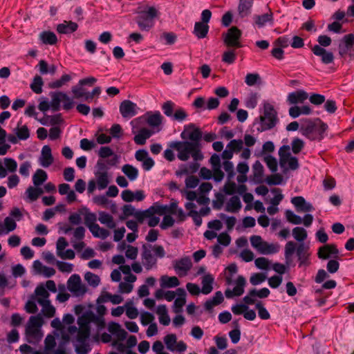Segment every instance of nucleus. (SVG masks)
<instances>
[{
    "mask_svg": "<svg viewBox=\"0 0 354 354\" xmlns=\"http://www.w3.org/2000/svg\"><path fill=\"white\" fill-rule=\"evenodd\" d=\"M156 16V9L154 7H150L147 10L138 12L135 20L141 30L149 31L153 26V19Z\"/></svg>",
    "mask_w": 354,
    "mask_h": 354,
    "instance_id": "nucleus-5",
    "label": "nucleus"
},
{
    "mask_svg": "<svg viewBox=\"0 0 354 354\" xmlns=\"http://www.w3.org/2000/svg\"><path fill=\"white\" fill-rule=\"evenodd\" d=\"M246 284V281L244 277L240 275L236 280V286L233 290L227 289L225 291V295L227 298L230 299L234 297H239L244 292V287Z\"/></svg>",
    "mask_w": 354,
    "mask_h": 354,
    "instance_id": "nucleus-13",
    "label": "nucleus"
},
{
    "mask_svg": "<svg viewBox=\"0 0 354 354\" xmlns=\"http://www.w3.org/2000/svg\"><path fill=\"white\" fill-rule=\"evenodd\" d=\"M156 214L159 215H163L166 214V205H160L158 203H154L147 209L142 211V212L137 214L139 218V223H142L146 218V217H150L155 215Z\"/></svg>",
    "mask_w": 354,
    "mask_h": 354,
    "instance_id": "nucleus-11",
    "label": "nucleus"
},
{
    "mask_svg": "<svg viewBox=\"0 0 354 354\" xmlns=\"http://www.w3.org/2000/svg\"><path fill=\"white\" fill-rule=\"evenodd\" d=\"M78 28V25L71 21H64V23L58 24L57 31L61 34H68L75 32Z\"/></svg>",
    "mask_w": 354,
    "mask_h": 354,
    "instance_id": "nucleus-22",
    "label": "nucleus"
},
{
    "mask_svg": "<svg viewBox=\"0 0 354 354\" xmlns=\"http://www.w3.org/2000/svg\"><path fill=\"white\" fill-rule=\"evenodd\" d=\"M241 203L240 198L237 196L231 197L229 202L225 206V211L228 212H237L241 208Z\"/></svg>",
    "mask_w": 354,
    "mask_h": 354,
    "instance_id": "nucleus-27",
    "label": "nucleus"
},
{
    "mask_svg": "<svg viewBox=\"0 0 354 354\" xmlns=\"http://www.w3.org/2000/svg\"><path fill=\"white\" fill-rule=\"evenodd\" d=\"M297 257L299 261V267H308L310 265L309 247L304 243H300L297 248Z\"/></svg>",
    "mask_w": 354,
    "mask_h": 354,
    "instance_id": "nucleus-12",
    "label": "nucleus"
},
{
    "mask_svg": "<svg viewBox=\"0 0 354 354\" xmlns=\"http://www.w3.org/2000/svg\"><path fill=\"white\" fill-rule=\"evenodd\" d=\"M68 289L76 296L85 294L86 288L82 284L80 277L78 274H73L67 281Z\"/></svg>",
    "mask_w": 354,
    "mask_h": 354,
    "instance_id": "nucleus-8",
    "label": "nucleus"
},
{
    "mask_svg": "<svg viewBox=\"0 0 354 354\" xmlns=\"http://www.w3.org/2000/svg\"><path fill=\"white\" fill-rule=\"evenodd\" d=\"M6 137V131L0 127V156L6 154L10 146L5 143Z\"/></svg>",
    "mask_w": 354,
    "mask_h": 354,
    "instance_id": "nucleus-39",
    "label": "nucleus"
},
{
    "mask_svg": "<svg viewBox=\"0 0 354 354\" xmlns=\"http://www.w3.org/2000/svg\"><path fill=\"white\" fill-rule=\"evenodd\" d=\"M47 179V174L45 171L39 169L32 176V181L35 186H39Z\"/></svg>",
    "mask_w": 354,
    "mask_h": 354,
    "instance_id": "nucleus-38",
    "label": "nucleus"
},
{
    "mask_svg": "<svg viewBox=\"0 0 354 354\" xmlns=\"http://www.w3.org/2000/svg\"><path fill=\"white\" fill-rule=\"evenodd\" d=\"M271 14H263L262 15L256 16L255 22L259 26H263L268 21H271Z\"/></svg>",
    "mask_w": 354,
    "mask_h": 354,
    "instance_id": "nucleus-63",
    "label": "nucleus"
},
{
    "mask_svg": "<svg viewBox=\"0 0 354 354\" xmlns=\"http://www.w3.org/2000/svg\"><path fill=\"white\" fill-rule=\"evenodd\" d=\"M176 294L179 296V297L175 299L174 307V312L178 313L181 312L183 306L185 304L186 292L183 288H180L176 290Z\"/></svg>",
    "mask_w": 354,
    "mask_h": 354,
    "instance_id": "nucleus-23",
    "label": "nucleus"
},
{
    "mask_svg": "<svg viewBox=\"0 0 354 354\" xmlns=\"http://www.w3.org/2000/svg\"><path fill=\"white\" fill-rule=\"evenodd\" d=\"M271 192L275 195L271 199L270 203L273 206H277L283 198L281 190L279 188H273L271 189Z\"/></svg>",
    "mask_w": 354,
    "mask_h": 354,
    "instance_id": "nucleus-53",
    "label": "nucleus"
},
{
    "mask_svg": "<svg viewBox=\"0 0 354 354\" xmlns=\"http://www.w3.org/2000/svg\"><path fill=\"white\" fill-rule=\"evenodd\" d=\"M60 94H63V93L58 92L52 95L50 106L53 111H57L60 109V102L62 101V97L60 95Z\"/></svg>",
    "mask_w": 354,
    "mask_h": 354,
    "instance_id": "nucleus-49",
    "label": "nucleus"
},
{
    "mask_svg": "<svg viewBox=\"0 0 354 354\" xmlns=\"http://www.w3.org/2000/svg\"><path fill=\"white\" fill-rule=\"evenodd\" d=\"M255 304V308L258 311L259 317L262 319H268L270 317V315L266 308L263 306L262 301H257Z\"/></svg>",
    "mask_w": 354,
    "mask_h": 354,
    "instance_id": "nucleus-46",
    "label": "nucleus"
},
{
    "mask_svg": "<svg viewBox=\"0 0 354 354\" xmlns=\"http://www.w3.org/2000/svg\"><path fill=\"white\" fill-rule=\"evenodd\" d=\"M165 255L164 248L160 245H142L141 254L142 263L146 270H149L156 266L157 258H163Z\"/></svg>",
    "mask_w": 354,
    "mask_h": 354,
    "instance_id": "nucleus-2",
    "label": "nucleus"
},
{
    "mask_svg": "<svg viewBox=\"0 0 354 354\" xmlns=\"http://www.w3.org/2000/svg\"><path fill=\"white\" fill-rule=\"evenodd\" d=\"M123 214L125 216H134V217L139 222V218L137 216L138 213L142 212V211H137L131 205H125L122 207Z\"/></svg>",
    "mask_w": 354,
    "mask_h": 354,
    "instance_id": "nucleus-51",
    "label": "nucleus"
},
{
    "mask_svg": "<svg viewBox=\"0 0 354 354\" xmlns=\"http://www.w3.org/2000/svg\"><path fill=\"white\" fill-rule=\"evenodd\" d=\"M354 46V39L353 34L345 35L339 44V54L341 57H345L349 53Z\"/></svg>",
    "mask_w": 354,
    "mask_h": 354,
    "instance_id": "nucleus-15",
    "label": "nucleus"
},
{
    "mask_svg": "<svg viewBox=\"0 0 354 354\" xmlns=\"http://www.w3.org/2000/svg\"><path fill=\"white\" fill-rule=\"evenodd\" d=\"M152 132L146 129L142 128L140 130L139 133L135 136L134 142L139 145H143L146 143V140L151 137Z\"/></svg>",
    "mask_w": 354,
    "mask_h": 354,
    "instance_id": "nucleus-29",
    "label": "nucleus"
},
{
    "mask_svg": "<svg viewBox=\"0 0 354 354\" xmlns=\"http://www.w3.org/2000/svg\"><path fill=\"white\" fill-rule=\"evenodd\" d=\"M279 246L278 245L268 243L263 241L261 245L258 248L259 253L263 254H270L277 253L279 251Z\"/></svg>",
    "mask_w": 354,
    "mask_h": 354,
    "instance_id": "nucleus-28",
    "label": "nucleus"
},
{
    "mask_svg": "<svg viewBox=\"0 0 354 354\" xmlns=\"http://www.w3.org/2000/svg\"><path fill=\"white\" fill-rule=\"evenodd\" d=\"M327 129L328 125L320 120H318V122L306 120L301 126L302 134L311 140H322Z\"/></svg>",
    "mask_w": 354,
    "mask_h": 354,
    "instance_id": "nucleus-3",
    "label": "nucleus"
},
{
    "mask_svg": "<svg viewBox=\"0 0 354 354\" xmlns=\"http://www.w3.org/2000/svg\"><path fill=\"white\" fill-rule=\"evenodd\" d=\"M279 164L281 167H284L287 164L288 158H290V147L288 145H283L279 150Z\"/></svg>",
    "mask_w": 354,
    "mask_h": 354,
    "instance_id": "nucleus-31",
    "label": "nucleus"
},
{
    "mask_svg": "<svg viewBox=\"0 0 354 354\" xmlns=\"http://www.w3.org/2000/svg\"><path fill=\"white\" fill-rule=\"evenodd\" d=\"M270 294V291L267 288H263L260 290L255 288L249 290L248 295L243 297V301L247 305H253L257 303L256 297L260 299L267 298Z\"/></svg>",
    "mask_w": 354,
    "mask_h": 354,
    "instance_id": "nucleus-9",
    "label": "nucleus"
},
{
    "mask_svg": "<svg viewBox=\"0 0 354 354\" xmlns=\"http://www.w3.org/2000/svg\"><path fill=\"white\" fill-rule=\"evenodd\" d=\"M311 50L314 55L321 57L322 63L325 64H329L333 62L334 55L333 53L326 51V49L321 47L320 46L315 45L311 48Z\"/></svg>",
    "mask_w": 354,
    "mask_h": 354,
    "instance_id": "nucleus-16",
    "label": "nucleus"
},
{
    "mask_svg": "<svg viewBox=\"0 0 354 354\" xmlns=\"http://www.w3.org/2000/svg\"><path fill=\"white\" fill-rule=\"evenodd\" d=\"M71 77L68 74L63 75L59 80H57L49 84V87L51 88H59L63 85L71 81Z\"/></svg>",
    "mask_w": 354,
    "mask_h": 354,
    "instance_id": "nucleus-45",
    "label": "nucleus"
},
{
    "mask_svg": "<svg viewBox=\"0 0 354 354\" xmlns=\"http://www.w3.org/2000/svg\"><path fill=\"white\" fill-rule=\"evenodd\" d=\"M266 279V276L263 273L253 274L250 278V282L253 286H257L263 282Z\"/></svg>",
    "mask_w": 354,
    "mask_h": 354,
    "instance_id": "nucleus-59",
    "label": "nucleus"
},
{
    "mask_svg": "<svg viewBox=\"0 0 354 354\" xmlns=\"http://www.w3.org/2000/svg\"><path fill=\"white\" fill-rule=\"evenodd\" d=\"M297 244L292 241L286 243L285 245L284 255L287 263H288L294 252H297Z\"/></svg>",
    "mask_w": 354,
    "mask_h": 354,
    "instance_id": "nucleus-40",
    "label": "nucleus"
},
{
    "mask_svg": "<svg viewBox=\"0 0 354 354\" xmlns=\"http://www.w3.org/2000/svg\"><path fill=\"white\" fill-rule=\"evenodd\" d=\"M85 279L91 286L93 287L98 286L100 282V279L97 275L89 272L85 274Z\"/></svg>",
    "mask_w": 354,
    "mask_h": 354,
    "instance_id": "nucleus-58",
    "label": "nucleus"
},
{
    "mask_svg": "<svg viewBox=\"0 0 354 354\" xmlns=\"http://www.w3.org/2000/svg\"><path fill=\"white\" fill-rule=\"evenodd\" d=\"M243 146V141L241 139L232 140L227 145V148L229 149L233 153H239Z\"/></svg>",
    "mask_w": 354,
    "mask_h": 354,
    "instance_id": "nucleus-43",
    "label": "nucleus"
},
{
    "mask_svg": "<svg viewBox=\"0 0 354 354\" xmlns=\"http://www.w3.org/2000/svg\"><path fill=\"white\" fill-rule=\"evenodd\" d=\"M154 319V316L148 312L142 313L140 315V322L143 326H147L149 324H151Z\"/></svg>",
    "mask_w": 354,
    "mask_h": 354,
    "instance_id": "nucleus-62",
    "label": "nucleus"
},
{
    "mask_svg": "<svg viewBox=\"0 0 354 354\" xmlns=\"http://www.w3.org/2000/svg\"><path fill=\"white\" fill-rule=\"evenodd\" d=\"M209 30V26L207 24L202 22H196L194 28V34L198 39H203L206 37Z\"/></svg>",
    "mask_w": 354,
    "mask_h": 354,
    "instance_id": "nucleus-25",
    "label": "nucleus"
},
{
    "mask_svg": "<svg viewBox=\"0 0 354 354\" xmlns=\"http://www.w3.org/2000/svg\"><path fill=\"white\" fill-rule=\"evenodd\" d=\"M277 121V113L274 106L266 103L263 106V115L260 116L261 129H258V131H264L271 129L275 127Z\"/></svg>",
    "mask_w": 354,
    "mask_h": 354,
    "instance_id": "nucleus-4",
    "label": "nucleus"
},
{
    "mask_svg": "<svg viewBox=\"0 0 354 354\" xmlns=\"http://www.w3.org/2000/svg\"><path fill=\"white\" fill-rule=\"evenodd\" d=\"M254 0H239L238 6L239 15L241 17H246L250 12Z\"/></svg>",
    "mask_w": 354,
    "mask_h": 354,
    "instance_id": "nucleus-26",
    "label": "nucleus"
},
{
    "mask_svg": "<svg viewBox=\"0 0 354 354\" xmlns=\"http://www.w3.org/2000/svg\"><path fill=\"white\" fill-rule=\"evenodd\" d=\"M43 192H44L41 188L34 187L32 186L29 187L26 189L28 197L31 201H36L43 194Z\"/></svg>",
    "mask_w": 354,
    "mask_h": 354,
    "instance_id": "nucleus-42",
    "label": "nucleus"
},
{
    "mask_svg": "<svg viewBox=\"0 0 354 354\" xmlns=\"http://www.w3.org/2000/svg\"><path fill=\"white\" fill-rule=\"evenodd\" d=\"M236 55L234 50H229L224 52L222 57V61L228 64H231L234 62Z\"/></svg>",
    "mask_w": 354,
    "mask_h": 354,
    "instance_id": "nucleus-54",
    "label": "nucleus"
},
{
    "mask_svg": "<svg viewBox=\"0 0 354 354\" xmlns=\"http://www.w3.org/2000/svg\"><path fill=\"white\" fill-rule=\"evenodd\" d=\"M131 305V303L127 304L126 315L129 319H133L138 316V310L136 307H133Z\"/></svg>",
    "mask_w": 354,
    "mask_h": 354,
    "instance_id": "nucleus-60",
    "label": "nucleus"
},
{
    "mask_svg": "<svg viewBox=\"0 0 354 354\" xmlns=\"http://www.w3.org/2000/svg\"><path fill=\"white\" fill-rule=\"evenodd\" d=\"M180 136L183 139H189L190 141H176L169 145L170 148L178 151V158L182 161H187L192 156L194 161L202 160L204 156L200 144L203 137L201 130L191 123L185 127Z\"/></svg>",
    "mask_w": 354,
    "mask_h": 354,
    "instance_id": "nucleus-1",
    "label": "nucleus"
},
{
    "mask_svg": "<svg viewBox=\"0 0 354 354\" xmlns=\"http://www.w3.org/2000/svg\"><path fill=\"white\" fill-rule=\"evenodd\" d=\"M164 342L169 351H175V344L177 342L176 335L175 334H169L165 336Z\"/></svg>",
    "mask_w": 354,
    "mask_h": 354,
    "instance_id": "nucleus-47",
    "label": "nucleus"
},
{
    "mask_svg": "<svg viewBox=\"0 0 354 354\" xmlns=\"http://www.w3.org/2000/svg\"><path fill=\"white\" fill-rule=\"evenodd\" d=\"M96 219V215L94 213L89 212L86 210L84 215V223L88 227L95 224Z\"/></svg>",
    "mask_w": 354,
    "mask_h": 354,
    "instance_id": "nucleus-64",
    "label": "nucleus"
},
{
    "mask_svg": "<svg viewBox=\"0 0 354 354\" xmlns=\"http://www.w3.org/2000/svg\"><path fill=\"white\" fill-rule=\"evenodd\" d=\"M339 250L335 244H326L320 247L317 252V256L321 259H328L330 257L337 258Z\"/></svg>",
    "mask_w": 354,
    "mask_h": 354,
    "instance_id": "nucleus-14",
    "label": "nucleus"
},
{
    "mask_svg": "<svg viewBox=\"0 0 354 354\" xmlns=\"http://www.w3.org/2000/svg\"><path fill=\"white\" fill-rule=\"evenodd\" d=\"M99 221L102 224L106 225L109 228L113 229L115 227V223L111 215L104 212H101L99 214Z\"/></svg>",
    "mask_w": 354,
    "mask_h": 354,
    "instance_id": "nucleus-35",
    "label": "nucleus"
},
{
    "mask_svg": "<svg viewBox=\"0 0 354 354\" xmlns=\"http://www.w3.org/2000/svg\"><path fill=\"white\" fill-rule=\"evenodd\" d=\"M214 282V277L210 274H207L203 276L202 279V293L207 295L212 291L213 287L212 283Z\"/></svg>",
    "mask_w": 354,
    "mask_h": 354,
    "instance_id": "nucleus-30",
    "label": "nucleus"
},
{
    "mask_svg": "<svg viewBox=\"0 0 354 354\" xmlns=\"http://www.w3.org/2000/svg\"><path fill=\"white\" fill-rule=\"evenodd\" d=\"M95 176L97 178L96 183H97L98 189L100 190L105 189L109 183V180L107 172L106 171H97L95 173Z\"/></svg>",
    "mask_w": 354,
    "mask_h": 354,
    "instance_id": "nucleus-32",
    "label": "nucleus"
},
{
    "mask_svg": "<svg viewBox=\"0 0 354 354\" xmlns=\"http://www.w3.org/2000/svg\"><path fill=\"white\" fill-rule=\"evenodd\" d=\"M292 151L294 153H299L304 148V142L299 138H295L292 142Z\"/></svg>",
    "mask_w": 354,
    "mask_h": 354,
    "instance_id": "nucleus-61",
    "label": "nucleus"
},
{
    "mask_svg": "<svg viewBox=\"0 0 354 354\" xmlns=\"http://www.w3.org/2000/svg\"><path fill=\"white\" fill-rule=\"evenodd\" d=\"M42 324L43 320L40 316H31L29 319L28 324L26 327L39 328L42 325Z\"/></svg>",
    "mask_w": 354,
    "mask_h": 354,
    "instance_id": "nucleus-55",
    "label": "nucleus"
},
{
    "mask_svg": "<svg viewBox=\"0 0 354 354\" xmlns=\"http://www.w3.org/2000/svg\"><path fill=\"white\" fill-rule=\"evenodd\" d=\"M292 235L297 241H303L307 238V232L303 227H296L292 230Z\"/></svg>",
    "mask_w": 354,
    "mask_h": 354,
    "instance_id": "nucleus-48",
    "label": "nucleus"
},
{
    "mask_svg": "<svg viewBox=\"0 0 354 354\" xmlns=\"http://www.w3.org/2000/svg\"><path fill=\"white\" fill-rule=\"evenodd\" d=\"M38 303L43 306L42 312L45 317L51 318L55 314V308L50 305V301L38 298Z\"/></svg>",
    "mask_w": 354,
    "mask_h": 354,
    "instance_id": "nucleus-24",
    "label": "nucleus"
},
{
    "mask_svg": "<svg viewBox=\"0 0 354 354\" xmlns=\"http://www.w3.org/2000/svg\"><path fill=\"white\" fill-rule=\"evenodd\" d=\"M219 218L222 220H225V224L228 230H232L234 227L236 219L234 216L227 217L225 214L221 213L218 215Z\"/></svg>",
    "mask_w": 354,
    "mask_h": 354,
    "instance_id": "nucleus-56",
    "label": "nucleus"
},
{
    "mask_svg": "<svg viewBox=\"0 0 354 354\" xmlns=\"http://www.w3.org/2000/svg\"><path fill=\"white\" fill-rule=\"evenodd\" d=\"M308 97V93L304 90H297L288 94L287 102L290 104L303 103Z\"/></svg>",
    "mask_w": 354,
    "mask_h": 354,
    "instance_id": "nucleus-19",
    "label": "nucleus"
},
{
    "mask_svg": "<svg viewBox=\"0 0 354 354\" xmlns=\"http://www.w3.org/2000/svg\"><path fill=\"white\" fill-rule=\"evenodd\" d=\"M311 50L314 55L321 57L322 63L325 64H329L333 62L334 55L333 53L326 51V49L321 47L320 46L315 45L311 48Z\"/></svg>",
    "mask_w": 354,
    "mask_h": 354,
    "instance_id": "nucleus-17",
    "label": "nucleus"
},
{
    "mask_svg": "<svg viewBox=\"0 0 354 354\" xmlns=\"http://www.w3.org/2000/svg\"><path fill=\"white\" fill-rule=\"evenodd\" d=\"M147 122L150 127H158L162 123V117L159 111L147 113Z\"/></svg>",
    "mask_w": 354,
    "mask_h": 354,
    "instance_id": "nucleus-36",
    "label": "nucleus"
},
{
    "mask_svg": "<svg viewBox=\"0 0 354 354\" xmlns=\"http://www.w3.org/2000/svg\"><path fill=\"white\" fill-rule=\"evenodd\" d=\"M122 171L130 180H136L138 176V170L133 166L129 164L123 165Z\"/></svg>",
    "mask_w": 354,
    "mask_h": 354,
    "instance_id": "nucleus-37",
    "label": "nucleus"
},
{
    "mask_svg": "<svg viewBox=\"0 0 354 354\" xmlns=\"http://www.w3.org/2000/svg\"><path fill=\"white\" fill-rule=\"evenodd\" d=\"M263 160L271 171L275 172L277 170V161L275 158L272 156H267L264 157Z\"/></svg>",
    "mask_w": 354,
    "mask_h": 354,
    "instance_id": "nucleus-57",
    "label": "nucleus"
},
{
    "mask_svg": "<svg viewBox=\"0 0 354 354\" xmlns=\"http://www.w3.org/2000/svg\"><path fill=\"white\" fill-rule=\"evenodd\" d=\"M192 266V263L189 257H185L173 261V267L179 277L187 275Z\"/></svg>",
    "mask_w": 354,
    "mask_h": 354,
    "instance_id": "nucleus-10",
    "label": "nucleus"
},
{
    "mask_svg": "<svg viewBox=\"0 0 354 354\" xmlns=\"http://www.w3.org/2000/svg\"><path fill=\"white\" fill-rule=\"evenodd\" d=\"M53 160L50 147L48 145L44 146L41 149L40 164L44 167H48L52 165Z\"/></svg>",
    "mask_w": 354,
    "mask_h": 354,
    "instance_id": "nucleus-21",
    "label": "nucleus"
},
{
    "mask_svg": "<svg viewBox=\"0 0 354 354\" xmlns=\"http://www.w3.org/2000/svg\"><path fill=\"white\" fill-rule=\"evenodd\" d=\"M241 31L236 26L231 27L226 33L223 34V42L229 48H241Z\"/></svg>",
    "mask_w": 354,
    "mask_h": 354,
    "instance_id": "nucleus-7",
    "label": "nucleus"
},
{
    "mask_svg": "<svg viewBox=\"0 0 354 354\" xmlns=\"http://www.w3.org/2000/svg\"><path fill=\"white\" fill-rule=\"evenodd\" d=\"M16 135L19 140H27L30 137L29 129L26 125L21 127H18L16 129Z\"/></svg>",
    "mask_w": 354,
    "mask_h": 354,
    "instance_id": "nucleus-52",
    "label": "nucleus"
},
{
    "mask_svg": "<svg viewBox=\"0 0 354 354\" xmlns=\"http://www.w3.org/2000/svg\"><path fill=\"white\" fill-rule=\"evenodd\" d=\"M39 38L44 44L54 45L57 42L56 35L50 31L42 32L39 35Z\"/></svg>",
    "mask_w": 354,
    "mask_h": 354,
    "instance_id": "nucleus-33",
    "label": "nucleus"
},
{
    "mask_svg": "<svg viewBox=\"0 0 354 354\" xmlns=\"http://www.w3.org/2000/svg\"><path fill=\"white\" fill-rule=\"evenodd\" d=\"M95 316L91 313L83 315L78 319V324L80 326L77 332V340L79 342H84L90 335L89 323L94 321Z\"/></svg>",
    "mask_w": 354,
    "mask_h": 354,
    "instance_id": "nucleus-6",
    "label": "nucleus"
},
{
    "mask_svg": "<svg viewBox=\"0 0 354 354\" xmlns=\"http://www.w3.org/2000/svg\"><path fill=\"white\" fill-rule=\"evenodd\" d=\"M199 166V164L196 162L190 163L188 166H183L179 171H177V175L194 174L198 171Z\"/></svg>",
    "mask_w": 354,
    "mask_h": 354,
    "instance_id": "nucleus-41",
    "label": "nucleus"
},
{
    "mask_svg": "<svg viewBox=\"0 0 354 354\" xmlns=\"http://www.w3.org/2000/svg\"><path fill=\"white\" fill-rule=\"evenodd\" d=\"M136 104L130 100H124L120 105V112L123 118H131L136 114Z\"/></svg>",
    "mask_w": 354,
    "mask_h": 354,
    "instance_id": "nucleus-18",
    "label": "nucleus"
},
{
    "mask_svg": "<svg viewBox=\"0 0 354 354\" xmlns=\"http://www.w3.org/2000/svg\"><path fill=\"white\" fill-rule=\"evenodd\" d=\"M25 333L26 341L32 344H37L43 336L39 328H32L31 327H26Z\"/></svg>",
    "mask_w": 354,
    "mask_h": 354,
    "instance_id": "nucleus-20",
    "label": "nucleus"
},
{
    "mask_svg": "<svg viewBox=\"0 0 354 354\" xmlns=\"http://www.w3.org/2000/svg\"><path fill=\"white\" fill-rule=\"evenodd\" d=\"M160 281L161 286L165 288H174L180 284L178 279L175 276L168 277L167 275H164L161 277Z\"/></svg>",
    "mask_w": 354,
    "mask_h": 354,
    "instance_id": "nucleus-34",
    "label": "nucleus"
},
{
    "mask_svg": "<svg viewBox=\"0 0 354 354\" xmlns=\"http://www.w3.org/2000/svg\"><path fill=\"white\" fill-rule=\"evenodd\" d=\"M43 80L39 75H36L32 84H30V88L33 92L37 94H39L42 92Z\"/></svg>",
    "mask_w": 354,
    "mask_h": 354,
    "instance_id": "nucleus-44",
    "label": "nucleus"
},
{
    "mask_svg": "<svg viewBox=\"0 0 354 354\" xmlns=\"http://www.w3.org/2000/svg\"><path fill=\"white\" fill-rule=\"evenodd\" d=\"M285 214L287 221L292 224L299 225L302 223L301 218L294 214L291 210H286Z\"/></svg>",
    "mask_w": 354,
    "mask_h": 354,
    "instance_id": "nucleus-50",
    "label": "nucleus"
}]
</instances>
